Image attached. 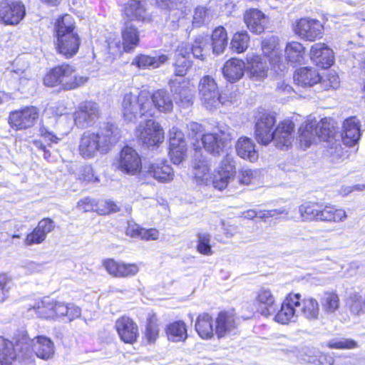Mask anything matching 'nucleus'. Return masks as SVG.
Listing matches in <instances>:
<instances>
[{
	"instance_id": "nucleus-45",
	"label": "nucleus",
	"mask_w": 365,
	"mask_h": 365,
	"mask_svg": "<svg viewBox=\"0 0 365 365\" xmlns=\"http://www.w3.org/2000/svg\"><path fill=\"white\" fill-rule=\"evenodd\" d=\"M53 306H55V300L49 297H44L41 301L36 302L29 310H34L38 317L53 319L55 313Z\"/></svg>"
},
{
	"instance_id": "nucleus-9",
	"label": "nucleus",
	"mask_w": 365,
	"mask_h": 365,
	"mask_svg": "<svg viewBox=\"0 0 365 365\" xmlns=\"http://www.w3.org/2000/svg\"><path fill=\"white\" fill-rule=\"evenodd\" d=\"M263 53L268 58L270 64L276 73L283 72L287 68V60L284 59L279 48V40L277 36L265 38L262 42Z\"/></svg>"
},
{
	"instance_id": "nucleus-4",
	"label": "nucleus",
	"mask_w": 365,
	"mask_h": 365,
	"mask_svg": "<svg viewBox=\"0 0 365 365\" xmlns=\"http://www.w3.org/2000/svg\"><path fill=\"white\" fill-rule=\"evenodd\" d=\"M122 113L125 120L135 122L145 115H155V108L150 101V94L140 91L138 94L129 92L125 94L122 102Z\"/></svg>"
},
{
	"instance_id": "nucleus-40",
	"label": "nucleus",
	"mask_w": 365,
	"mask_h": 365,
	"mask_svg": "<svg viewBox=\"0 0 365 365\" xmlns=\"http://www.w3.org/2000/svg\"><path fill=\"white\" fill-rule=\"evenodd\" d=\"M123 47L125 52L133 51L139 43L140 37L138 29L131 24H126L121 31Z\"/></svg>"
},
{
	"instance_id": "nucleus-41",
	"label": "nucleus",
	"mask_w": 365,
	"mask_h": 365,
	"mask_svg": "<svg viewBox=\"0 0 365 365\" xmlns=\"http://www.w3.org/2000/svg\"><path fill=\"white\" fill-rule=\"evenodd\" d=\"M165 332L168 340L173 342L185 341L187 338V327L182 321L169 324L165 329Z\"/></svg>"
},
{
	"instance_id": "nucleus-13",
	"label": "nucleus",
	"mask_w": 365,
	"mask_h": 365,
	"mask_svg": "<svg viewBox=\"0 0 365 365\" xmlns=\"http://www.w3.org/2000/svg\"><path fill=\"white\" fill-rule=\"evenodd\" d=\"M118 168L130 175L140 173L142 168L141 158L136 150L131 147H124L120 153Z\"/></svg>"
},
{
	"instance_id": "nucleus-42",
	"label": "nucleus",
	"mask_w": 365,
	"mask_h": 365,
	"mask_svg": "<svg viewBox=\"0 0 365 365\" xmlns=\"http://www.w3.org/2000/svg\"><path fill=\"white\" fill-rule=\"evenodd\" d=\"M168 59V58L165 55L153 57L141 54L134 58L132 64L135 65L142 69L156 68L166 62Z\"/></svg>"
},
{
	"instance_id": "nucleus-32",
	"label": "nucleus",
	"mask_w": 365,
	"mask_h": 365,
	"mask_svg": "<svg viewBox=\"0 0 365 365\" xmlns=\"http://www.w3.org/2000/svg\"><path fill=\"white\" fill-rule=\"evenodd\" d=\"M322 77L318 71L311 67H303L297 70L294 74L295 83L301 87L307 88L321 81Z\"/></svg>"
},
{
	"instance_id": "nucleus-8",
	"label": "nucleus",
	"mask_w": 365,
	"mask_h": 365,
	"mask_svg": "<svg viewBox=\"0 0 365 365\" xmlns=\"http://www.w3.org/2000/svg\"><path fill=\"white\" fill-rule=\"evenodd\" d=\"M198 88L202 103L207 109L216 108L223 103L217 83L210 76H205L200 80Z\"/></svg>"
},
{
	"instance_id": "nucleus-64",
	"label": "nucleus",
	"mask_w": 365,
	"mask_h": 365,
	"mask_svg": "<svg viewBox=\"0 0 365 365\" xmlns=\"http://www.w3.org/2000/svg\"><path fill=\"white\" fill-rule=\"evenodd\" d=\"M94 204L89 197H84L80 200L77 204V208L83 212H89L94 209Z\"/></svg>"
},
{
	"instance_id": "nucleus-30",
	"label": "nucleus",
	"mask_w": 365,
	"mask_h": 365,
	"mask_svg": "<svg viewBox=\"0 0 365 365\" xmlns=\"http://www.w3.org/2000/svg\"><path fill=\"white\" fill-rule=\"evenodd\" d=\"M193 175L199 184H207L210 177V166L208 160L200 149L194 154Z\"/></svg>"
},
{
	"instance_id": "nucleus-15",
	"label": "nucleus",
	"mask_w": 365,
	"mask_h": 365,
	"mask_svg": "<svg viewBox=\"0 0 365 365\" xmlns=\"http://www.w3.org/2000/svg\"><path fill=\"white\" fill-rule=\"evenodd\" d=\"M323 31L324 26L319 21L309 18L300 19L294 27L297 35L309 41L321 38Z\"/></svg>"
},
{
	"instance_id": "nucleus-12",
	"label": "nucleus",
	"mask_w": 365,
	"mask_h": 365,
	"mask_svg": "<svg viewBox=\"0 0 365 365\" xmlns=\"http://www.w3.org/2000/svg\"><path fill=\"white\" fill-rule=\"evenodd\" d=\"M230 140L231 134L228 128H219L214 133H206L202 136L204 148L213 155H220Z\"/></svg>"
},
{
	"instance_id": "nucleus-27",
	"label": "nucleus",
	"mask_w": 365,
	"mask_h": 365,
	"mask_svg": "<svg viewBox=\"0 0 365 365\" xmlns=\"http://www.w3.org/2000/svg\"><path fill=\"white\" fill-rule=\"evenodd\" d=\"M244 21L250 31L259 34L264 31L267 17L257 9H250L244 14Z\"/></svg>"
},
{
	"instance_id": "nucleus-26",
	"label": "nucleus",
	"mask_w": 365,
	"mask_h": 365,
	"mask_svg": "<svg viewBox=\"0 0 365 365\" xmlns=\"http://www.w3.org/2000/svg\"><path fill=\"white\" fill-rule=\"evenodd\" d=\"M146 173L160 182H169L174 178V171L167 161L153 163L145 168Z\"/></svg>"
},
{
	"instance_id": "nucleus-47",
	"label": "nucleus",
	"mask_w": 365,
	"mask_h": 365,
	"mask_svg": "<svg viewBox=\"0 0 365 365\" xmlns=\"http://www.w3.org/2000/svg\"><path fill=\"white\" fill-rule=\"evenodd\" d=\"M208 43L207 36L203 35L196 36L191 44L190 53L193 57L196 59L204 61L206 58Z\"/></svg>"
},
{
	"instance_id": "nucleus-55",
	"label": "nucleus",
	"mask_w": 365,
	"mask_h": 365,
	"mask_svg": "<svg viewBox=\"0 0 365 365\" xmlns=\"http://www.w3.org/2000/svg\"><path fill=\"white\" fill-rule=\"evenodd\" d=\"M219 172L233 178L236 172L234 158L230 155H226L222 161Z\"/></svg>"
},
{
	"instance_id": "nucleus-36",
	"label": "nucleus",
	"mask_w": 365,
	"mask_h": 365,
	"mask_svg": "<svg viewBox=\"0 0 365 365\" xmlns=\"http://www.w3.org/2000/svg\"><path fill=\"white\" fill-rule=\"evenodd\" d=\"M124 13L129 20H138L143 22H148L150 17L146 12V10L141 1L138 0H131L125 5Z\"/></svg>"
},
{
	"instance_id": "nucleus-51",
	"label": "nucleus",
	"mask_w": 365,
	"mask_h": 365,
	"mask_svg": "<svg viewBox=\"0 0 365 365\" xmlns=\"http://www.w3.org/2000/svg\"><path fill=\"white\" fill-rule=\"evenodd\" d=\"M320 205L305 203L299 207V212L304 221H318Z\"/></svg>"
},
{
	"instance_id": "nucleus-21",
	"label": "nucleus",
	"mask_w": 365,
	"mask_h": 365,
	"mask_svg": "<svg viewBox=\"0 0 365 365\" xmlns=\"http://www.w3.org/2000/svg\"><path fill=\"white\" fill-rule=\"evenodd\" d=\"M103 264L109 274L118 278L133 277L139 272V267L136 264L118 262L113 259L104 260Z\"/></svg>"
},
{
	"instance_id": "nucleus-57",
	"label": "nucleus",
	"mask_w": 365,
	"mask_h": 365,
	"mask_svg": "<svg viewBox=\"0 0 365 365\" xmlns=\"http://www.w3.org/2000/svg\"><path fill=\"white\" fill-rule=\"evenodd\" d=\"M322 87L325 90L330 88L336 89L339 86L340 81L339 76L332 71H330L325 78L320 81Z\"/></svg>"
},
{
	"instance_id": "nucleus-6",
	"label": "nucleus",
	"mask_w": 365,
	"mask_h": 365,
	"mask_svg": "<svg viewBox=\"0 0 365 365\" xmlns=\"http://www.w3.org/2000/svg\"><path fill=\"white\" fill-rule=\"evenodd\" d=\"M87 80L86 77L76 76L72 66L62 64L51 69L45 76L43 83L48 87L60 86L62 89L68 91L83 85Z\"/></svg>"
},
{
	"instance_id": "nucleus-50",
	"label": "nucleus",
	"mask_w": 365,
	"mask_h": 365,
	"mask_svg": "<svg viewBox=\"0 0 365 365\" xmlns=\"http://www.w3.org/2000/svg\"><path fill=\"white\" fill-rule=\"evenodd\" d=\"M197 251L203 255H212L213 250L210 245L211 235L207 232H199L197 235Z\"/></svg>"
},
{
	"instance_id": "nucleus-59",
	"label": "nucleus",
	"mask_w": 365,
	"mask_h": 365,
	"mask_svg": "<svg viewBox=\"0 0 365 365\" xmlns=\"http://www.w3.org/2000/svg\"><path fill=\"white\" fill-rule=\"evenodd\" d=\"M12 283L5 274L0 275V302H4L9 294Z\"/></svg>"
},
{
	"instance_id": "nucleus-19",
	"label": "nucleus",
	"mask_w": 365,
	"mask_h": 365,
	"mask_svg": "<svg viewBox=\"0 0 365 365\" xmlns=\"http://www.w3.org/2000/svg\"><path fill=\"white\" fill-rule=\"evenodd\" d=\"M238 321L235 315L227 312H221L215 320V331L218 338L230 334H235L237 331Z\"/></svg>"
},
{
	"instance_id": "nucleus-33",
	"label": "nucleus",
	"mask_w": 365,
	"mask_h": 365,
	"mask_svg": "<svg viewBox=\"0 0 365 365\" xmlns=\"http://www.w3.org/2000/svg\"><path fill=\"white\" fill-rule=\"evenodd\" d=\"M297 294L299 296L298 315L301 314L310 321L318 319L320 312L318 301L311 297H304L302 299L301 294Z\"/></svg>"
},
{
	"instance_id": "nucleus-25",
	"label": "nucleus",
	"mask_w": 365,
	"mask_h": 365,
	"mask_svg": "<svg viewBox=\"0 0 365 365\" xmlns=\"http://www.w3.org/2000/svg\"><path fill=\"white\" fill-rule=\"evenodd\" d=\"M115 329L120 339L125 343L133 344L138 337V326L129 317L118 319L115 322Z\"/></svg>"
},
{
	"instance_id": "nucleus-3",
	"label": "nucleus",
	"mask_w": 365,
	"mask_h": 365,
	"mask_svg": "<svg viewBox=\"0 0 365 365\" xmlns=\"http://www.w3.org/2000/svg\"><path fill=\"white\" fill-rule=\"evenodd\" d=\"M14 351L16 353V362L30 356L31 351L42 359H48L54 354V344L48 337L38 336L30 339L29 336L22 333L19 334L14 344Z\"/></svg>"
},
{
	"instance_id": "nucleus-18",
	"label": "nucleus",
	"mask_w": 365,
	"mask_h": 365,
	"mask_svg": "<svg viewBox=\"0 0 365 365\" xmlns=\"http://www.w3.org/2000/svg\"><path fill=\"white\" fill-rule=\"evenodd\" d=\"M247 75L254 81H262L267 76L269 70L267 61L258 54L249 53L247 55Z\"/></svg>"
},
{
	"instance_id": "nucleus-58",
	"label": "nucleus",
	"mask_w": 365,
	"mask_h": 365,
	"mask_svg": "<svg viewBox=\"0 0 365 365\" xmlns=\"http://www.w3.org/2000/svg\"><path fill=\"white\" fill-rule=\"evenodd\" d=\"M170 148H176L180 145H186L184 135L177 128H173L170 132Z\"/></svg>"
},
{
	"instance_id": "nucleus-54",
	"label": "nucleus",
	"mask_w": 365,
	"mask_h": 365,
	"mask_svg": "<svg viewBox=\"0 0 365 365\" xmlns=\"http://www.w3.org/2000/svg\"><path fill=\"white\" fill-rule=\"evenodd\" d=\"M77 175L78 180L86 183L99 181L98 178L95 176L93 169L91 165L81 166Z\"/></svg>"
},
{
	"instance_id": "nucleus-39",
	"label": "nucleus",
	"mask_w": 365,
	"mask_h": 365,
	"mask_svg": "<svg viewBox=\"0 0 365 365\" xmlns=\"http://www.w3.org/2000/svg\"><path fill=\"white\" fill-rule=\"evenodd\" d=\"M195 327L198 335L203 339H210L214 335L213 319L207 313L197 317Z\"/></svg>"
},
{
	"instance_id": "nucleus-63",
	"label": "nucleus",
	"mask_w": 365,
	"mask_h": 365,
	"mask_svg": "<svg viewBox=\"0 0 365 365\" xmlns=\"http://www.w3.org/2000/svg\"><path fill=\"white\" fill-rule=\"evenodd\" d=\"M143 228L140 227L138 225L129 222L126 228L125 234L131 237L140 238L141 231Z\"/></svg>"
},
{
	"instance_id": "nucleus-20",
	"label": "nucleus",
	"mask_w": 365,
	"mask_h": 365,
	"mask_svg": "<svg viewBox=\"0 0 365 365\" xmlns=\"http://www.w3.org/2000/svg\"><path fill=\"white\" fill-rule=\"evenodd\" d=\"M294 124L290 120L279 123L273 132L272 140L276 146L282 148H289L294 140Z\"/></svg>"
},
{
	"instance_id": "nucleus-31",
	"label": "nucleus",
	"mask_w": 365,
	"mask_h": 365,
	"mask_svg": "<svg viewBox=\"0 0 365 365\" xmlns=\"http://www.w3.org/2000/svg\"><path fill=\"white\" fill-rule=\"evenodd\" d=\"M65 108H63L60 113H56V115L58 117L57 118H55V121L56 123L55 132L51 130L48 127L44 125L40 128V135L46 140L50 141L51 143H57L63 138L64 135H67L69 133V127H68L65 130H62L61 128V123L66 120V117L63 116V112Z\"/></svg>"
},
{
	"instance_id": "nucleus-11",
	"label": "nucleus",
	"mask_w": 365,
	"mask_h": 365,
	"mask_svg": "<svg viewBox=\"0 0 365 365\" xmlns=\"http://www.w3.org/2000/svg\"><path fill=\"white\" fill-rule=\"evenodd\" d=\"M39 117V110L34 106H27L10 113L9 123L16 130L31 128Z\"/></svg>"
},
{
	"instance_id": "nucleus-52",
	"label": "nucleus",
	"mask_w": 365,
	"mask_h": 365,
	"mask_svg": "<svg viewBox=\"0 0 365 365\" xmlns=\"http://www.w3.org/2000/svg\"><path fill=\"white\" fill-rule=\"evenodd\" d=\"M351 313L356 316L365 314V295L353 294L348 303Z\"/></svg>"
},
{
	"instance_id": "nucleus-1",
	"label": "nucleus",
	"mask_w": 365,
	"mask_h": 365,
	"mask_svg": "<svg viewBox=\"0 0 365 365\" xmlns=\"http://www.w3.org/2000/svg\"><path fill=\"white\" fill-rule=\"evenodd\" d=\"M55 31L56 51L66 58L75 56L78 51L81 39L76 31L75 22L72 16L66 14L59 18L56 22Z\"/></svg>"
},
{
	"instance_id": "nucleus-35",
	"label": "nucleus",
	"mask_w": 365,
	"mask_h": 365,
	"mask_svg": "<svg viewBox=\"0 0 365 365\" xmlns=\"http://www.w3.org/2000/svg\"><path fill=\"white\" fill-rule=\"evenodd\" d=\"M236 152L239 157L250 162L258 159L259 155L256 150L255 143L247 137L238 139L235 145Z\"/></svg>"
},
{
	"instance_id": "nucleus-22",
	"label": "nucleus",
	"mask_w": 365,
	"mask_h": 365,
	"mask_svg": "<svg viewBox=\"0 0 365 365\" xmlns=\"http://www.w3.org/2000/svg\"><path fill=\"white\" fill-rule=\"evenodd\" d=\"M54 227L55 223L51 219H42L34 230L26 235L24 240L25 245L31 246L42 243L46 240L47 235L54 230Z\"/></svg>"
},
{
	"instance_id": "nucleus-23",
	"label": "nucleus",
	"mask_w": 365,
	"mask_h": 365,
	"mask_svg": "<svg viewBox=\"0 0 365 365\" xmlns=\"http://www.w3.org/2000/svg\"><path fill=\"white\" fill-rule=\"evenodd\" d=\"M310 58L317 66L322 68H329L334 61L332 50L323 43H317L312 46Z\"/></svg>"
},
{
	"instance_id": "nucleus-62",
	"label": "nucleus",
	"mask_w": 365,
	"mask_h": 365,
	"mask_svg": "<svg viewBox=\"0 0 365 365\" xmlns=\"http://www.w3.org/2000/svg\"><path fill=\"white\" fill-rule=\"evenodd\" d=\"M207 19V11L205 7L199 6L195 10L192 24L195 27H200L204 24Z\"/></svg>"
},
{
	"instance_id": "nucleus-49",
	"label": "nucleus",
	"mask_w": 365,
	"mask_h": 365,
	"mask_svg": "<svg viewBox=\"0 0 365 365\" xmlns=\"http://www.w3.org/2000/svg\"><path fill=\"white\" fill-rule=\"evenodd\" d=\"M250 36L246 31L237 32L231 40V48L238 53L244 52L248 47Z\"/></svg>"
},
{
	"instance_id": "nucleus-44",
	"label": "nucleus",
	"mask_w": 365,
	"mask_h": 365,
	"mask_svg": "<svg viewBox=\"0 0 365 365\" xmlns=\"http://www.w3.org/2000/svg\"><path fill=\"white\" fill-rule=\"evenodd\" d=\"M212 48L214 53L219 55L224 52L227 46V33L223 26L215 29L211 36Z\"/></svg>"
},
{
	"instance_id": "nucleus-53",
	"label": "nucleus",
	"mask_w": 365,
	"mask_h": 365,
	"mask_svg": "<svg viewBox=\"0 0 365 365\" xmlns=\"http://www.w3.org/2000/svg\"><path fill=\"white\" fill-rule=\"evenodd\" d=\"M158 334V319L155 314H153L148 319L145 331V337L150 344H152L157 339Z\"/></svg>"
},
{
	"instance_id": "nucleus-46",
	"label": "nucleus",
	"mask_w": 365,
	"mask_h": 365,
	"mask_svg": "<svg viewBox=\"0 0 365 365\" xmlns=\"http://www.w3.org/2000/svg\"><path fill=\"white\" fill-rule=\"evenodd\" d=\"M287 60L291 63H302L305 56V48L297 41L288 43L285 47Z\"/></svg>"
},
{
	"instance_id": "nucleus-37",
	"label": "nucleus",
	"mask_w": 365,
	"mask_h": 365,
	"mask_svg": "<svg viewBox=\"0 0 365 365\" xmlns=\"http://www.w3.org/2000/svg\"><path fill=\"white\" fill-rule=\"evenodd\" d=\"M150 101L156 110L163 113L170 112L173 110V103L169 93L165 90H158L150 96Z\"/></svg>"
},
{
	"instance_id": "nucleus-5",
	"label": "nucleus",
	"mask_w": 365,
	"mask_h": 365,
	"mask_svg": "<svg viewBox=\"0 0 365 365\" xmlns=\"http://www.w3.org/2000/svg\"><path fill=\"white\" fill-rule=\"evenodd\" d=\"M299 133L301 144L308 148L317 138L323 141H331L336 131L334 122L325 118L319 122L316 120L306 122L300 126Z\"/></svg>"
},
{
	"instance_id": "nucleus-28",
	"label": "nucleus",
	"mask_w": 365,
	"mask_h": 365,
	"mask_svg": "<svg viewBox=\"0 0 365 365\" xmlns=\"http://www.w3.org/2000/svg\"><path fill=\"white\" fill-rule=\"evenodd\" d=\"M170 89L176 103L180 106L187 108L192 103L193 89L187 86V82L172 81Z\"/></svg>"
},
{
	"instance_id": "nucleus-29",
	"label": "nucleus",
	"mask_w": 365,
	"mask_h": 365,
	"mask_svg": "<svg viewBox=\"0 0 365 365\" xmlns=\"http://www.w3.org/2000/svg\"><path fill=\"white\" fill-rule=\"evenodd\" d=\"M360 136L359 120L356 116L346 119L343 123V133H341L343 143L349 147L353 146L358 142Z\"/></svg>"
},
{
	"instance_id": "nucleus-38",
	"label": "nucleus",
	"mask_w": 365,
	"mask_h": 365,
	"mask_svg": "<svg viewBox=\"0 0 365 365\" xmlns=\"http://www.w3.org/2000/svg\"><path fill=\"white\" fill-rule=\"evenodd\" d=\"M346 217V213L343 209H338L332 205H320L318 221L339 222L345 220Z\"/></svg>"
},
{
	"instance_id": "nucleus-60",
	"label": "nucleus",
	"mask_w": 365,
	"mask_h": 365,
	"mask_svg": "<svg viewBox=\"0 0 365 365\" xmlns=\"http://www.w3.org/2000/svg\"><path fill=\"white\" fill-rule=\"evenodd\" d=\"M186 145H180L176 148H170V155L174 164L180 163L185 156Z\"/></svg>"
},
{
	"instance_id": "nucleus-16",
	"label": "nucleus",
	"mask_w": 365,
	"mask_h": 365,
	"mask_svg": "<svg viewBox=\"0 0 365 365\" xmlns=\"http://www.w3.org/2000/svg\"><path fill=\"white\" fill-rule=\"evenodd\" d=\"M25 14V6L19 1L0 3V19L6 24H19Z\"/></svg>"
},
{
	"instance_id": "nucleus-10",
	"label": "nucleus",
	"mask_w": 365,
	"mask_h": 365,
	"mask_svg": "<svg viewBox=\"0 0 365 365\" xmlns=\"http://www.w3.org/2000/svg\"><path fill=\"white\" fill-rule=\"evenodd\" d=\"M136 135L142 143L148 147L156 145L162 143L164 139L163 128L151 119L138 126Z\"/></svg>"
},
{
	"instance_id": "nucleus-7",
	"label": "nucleus",
	"mask_w": 365,
	"mask_h": 365,
	"mask_svg": "<svg viewBox=\"0 0 365 365\" xmlns=\"http://www.w3.org/2000/svg\"><path fill=\"white\" fill-rule=\"evenodd\" d=\"M101 115L98 103L86 101L78 104L73 114L75 125L79 128H87L95 123Z\"/></svg>"
},
{
	"instance_id": "nucleus-56",
	"label": "nucleus",
	"mask_w": 365,
	"mask_h": 365,
	"mask_svg": "<svg viewBox=\"0 0 365 365\" xmlns=\"http://www.w3.org/2000/svg\"><path fill=\"white\" fill-rule=\"evenodd\" d=\"M191 66L190 61L183 56L175 57L174 67L175 73L179 76H184Z\"/></svg>"
},
{
	"instance_id": "nucleus-14",
	"label": "nucleus",
	"mask_w": 365,
	"mask_h": 365,
	"mask_svg": "<svg viewBox=\"0 0 365 365\" xmlns=\"http://www.w3.org/2000/svg\"><path fill=\"white\" fill-rule=\"evenodd\" d=\"M276 122L274 115L269 113H259L255 123L257 140L262 145H268L273 139V126Z\"/></svg>"
},
{
	"instance_id": "nucleus-34",
	"label": "nucleus",
	"mask_w": 365,
	"mask_h": 365,
	"mask_svg": "<svg viewBox=\"0 0 365 365\" xmlns=\"http://www.w3.org/2000/svg\"><path fill=\"white\" fill-rule=\"evenodd\" d=\"M245 63L243 61L232 58L227 61L222 68L225 78L230 82L239 81L244 75Z\"/></svg>"
},
{
	"instance_id": "nucleus-43",
	"label": "nucleus",
	"mask_w": 365,
	"mask_h": 365,
	"mask_svg": "<svg viewBox=\"0 0 365 365\" xmlns=\"http://www.w3.org/2000/svg\"><path fill=\"white\" fill-rule=\"evenodd\" d=\"M14 344L0 337V364L1 365H16V353L14 351Z\"/></svg>"
},
{
	"instance_id": "nucleus-48",
	"label": "nucleus",
	"mask_w": 365,
	"mask_h": 365,
	"mask_svg": "<svg viewBox=\"0 0 365 365\" xmlns=\"http://www.w3.org/2000/svg\"><path fill=\"white\" fill-rule=\"evenodd\" d=\"M320 302L324 311L328 314L334 313L339 308V297L334 292H325Z\"/></svg>"
},
{
	"instance_id": "nucleus-61",
	"label": "nucleus",
	"mask_w": 365,
	"mask_h": 365,
	"mask_svg": "<svg viewBox=\"0 0 365 365\" xmlns=\"http://www.w3.org/2000/svg\"><path fill=\"white\" fill-rule=\"evenodd\" d=\"M232 180V178L225 175L223 173L218 172V174L215 176L212 184L215 188L222 190L228 186Z\"/></svg>"
},
{
	"instance_id": "nucleus-17",
	"label": "nucleus",
	"mask_w": 365,
	"mask_h": 365,
	"mask_svg": "<svg viewBox=\"0 0 365 365\" xmlns=\"http://www.w3.org/2000/svg\"><path fill=\"white\" fill-rule=\"evenodd\" d=\"M297 304H299V296L292 293L289 294L275 315V321L282 324L294 322L298 317Z\"/></svg>"
},
{
	"instance_id": "nucleus-24",
	"label": "nucleus",
	"mask_w": 365,
	"mask_h": 365,
	"mask_svg": "<svg viewBox=\"0 0 365 365\" xmlns=\"http://www.w3.org/2000/svg\"><path fill=\"white\" fill-rule=\"evenodd\" d=\"M255 304L257 311L265 317L273 314L276 311L275 298L271 290L266 287H261L256 292Z\"/></svg>"
},
{
	"instance_id": "nucleus-2",
	"label": "nucleus",
	"mask_w": 365,
	"mask_h": 365,
	"mask_svg": "<svg viewBox=\"0 0 365 365\" xmlns=\"http://www.w3.org/2000/svg\"><path fill=\"white\" fill-rule=\"evenodd\" d=\"M117 140L118 137L110 129L96 133L86 131L80 140L79 153L84 158H93L98 153H106Z\"/></svg>"
}]
</instances>
